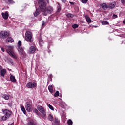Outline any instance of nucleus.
Returning a JSON list of instances; mask_svg holds the SVG:
<instances>
[{
  "label": "nucleus",
  "instance_id": "nucleus-49",
  "mask_svg": "<svg viewBox=\"0 0 125 125\" xmlns=\"http://www.w3.org/2000/svg\"><path fill=\"white\" fill-rule=\"evenodd\" d=\"M47 0V2H48V0Z\"/></svg>",
  "mask_w": 125,
  "mask_h": 125
},
{
  "label": "nucleus",
  "instance_id": "nucleus-13",
  "mask_svg": "<svg viewBox=\"0 0 125 125\" xmlns=\"http://www.w3.org/2000/svg\"><path fill=\"white\" fill-rule=\"evenodd\" d=\"M115 6H116V2H113L109 4L108 8L109 9H113Z\"/></svg>",
  "mask_w": 125,
  "mask_h": 125
},
{
  "label": "nucleus",
  "instance_id": "nucleus-32",
  "mask_svg": "<svg viewBox=\"0 0 125 125\" xmlns=\"http://www.w3.org/2000/svg\"><path fill=\"white\" fill-rule=\"evenodd\" d=\"M67 124L68 125H73V121L71 119H69L67 121Z\"/></svg>",
  "mask_w": 125,
  "mask_h": 125
},
{
  "label": "nucleus",
  "instance_id": "nucleus-33",
  "mask_svg": "<svg viewBox=\"0 0 125 125\" xmlns=\"http://www.w3.org/2000/svg\"><path fill=\"white\" fill-rule=\"evenodd\" d=\"M21 45H22V42L21 41L19 40L18 42V47H21Z\"/></svg>",
  "mask_w": 125,
  "mask_h": 125
},
{
  "label": "nucleus",
  "instance_id": "nucleus-35",
  "mask_svg": "<svg viewBox=\"0 0 125 125\" xmlns=\"http://www.w3.org/2000/svg\"><path fill=\"white\" fill-rule=\"evenodd\" d=\"M33 112L34 113H35V114H38V113H39V110H38V109H37V108H34L33 109Z\"/></svg>",
  "mask_w": 125,
  "mask_h": 125
},
{
  "label": "nucleus",
  "instance_id": "nucleus-31",
  "mask_svg": "<svg viewBox=\"0 0 125 125\" xmlns=\"http://www.w3.org/2000/svg\"><path fill=\"white\" fill-rule=\"evenodd\" d=\"M47 106H48V107H49V109L52 110V111H54V108H53V106H52V105H51L49 104H47Z\"/></svg>",
  "mask_w": 125,
  "mask_h": 125
},
{
  "label": "nucleus",
  "instance_id": "nucleus-7",
  "mask_svg": "<svg viewBox=\"0 0 125 125\" xmlns=\"http://www.w3.org/2000/svg\"><path fill=\"white\" fill-rule=\"evenodd\" d=\"M25 109L27 112H32V110H33V103L32 102H26Z\"/></svg>",
  "mask_w": 125,
  "mask_h": 125
},
{
  "label": "nucleus",
  "instance_id": "nucleus-38",
  "mask_svg": "<svg viewBox=\"0 0 125 125\" xmlns=\"http://www.w3.org/2000/svg\"><path fill=\"white\" fill-rule=\"evenodd\" d=\"M13 104H12V103H8L7 104V105H8V106H9V107H12Z\"/></svg>",
  "mask_w": 125,
  "mask_h": 125
},
{
  "label": "nucleus",
  "instance_id": "nucleus-1",
  "mask_svg": "<svg viewBox=\"0 0 125 125\" xmlns=\"http://www.w3.org/2000/svg\"><path fill=\"white\" fill-rule=\"evenodd\" d=\"M3 113L4 114V116L2 117V120L3 121H6L7 119L10 118V116L11 115L13 114L12 111L8 110V109H4L3 111Z\"/></svg>",
  "mask_w": 125,
  "mask_h": 125
},
{
  "label": "nucleus",
  "instance_id": "nucleus-48",
  "mask_svg": "<svg viewBox=\"0 0 125 125\" xmlns=\"http://www.w3.org/2000/svg\"><path fill=\"white\" fill-rule=\"evenodd\" d=\"M48 52H50V50H49L48 51Z\"/></svg>",
  "mask_w": 125,
  "mask_h": 125
},
{
  "label": "nucleus",
  "instance_id": "nucleus-44",
  "mask_svg": "<svg viewBox=\"0 0 125 125\" xmlns=\"http://www.w3.org/2000/svg\"><path fill=\"white\" fill-rule=\"evenodd\" d=\"M1 50H2V51H3V52H4V48L2 47Z\"/></svg>",
  "mask_w": 125,
  "mask_h": 125
},
{
  "label": "nucleus",
  "instance_id": "nucleus-18",
  "mask_svg": "<svg viewBox=\"0 0 125 125\" xmlns=\"http://www.w3.org/2000/svg\"><path fill=\"white\" fill-rule=\"evenodd\" d=\"M85 17L86 19V22H87L88 24H90V23H91V19H90L89 16H88V15H86L85 16Z\"/></svg>",
  "mask_w": 125,
  "mask_h": 125
},
{
  "label": "nucleus",
  "instance_id": "nucleus-14",
  "mask_svg": "<svg viewBox=\"0 0 125 125\" xmlns=\"http://www.w3.org/2000/svg\"><path fill=\"white\" fill-rule=\"evenodd\" d=\"M14 40L12 39L11 37H8L6 39V43H9V42H11V43H12V42H14Z\"/></svg>",
  "mask_w": 125,
  "mask_h": 125
},
{
  "label": "nucleus",
  "instance_id": "nucleus-3",
  "mask_svg": "<svg viewBox=\"0 0 125 125\" xmlns=\"http://www.w3.org/2000/svg\"><path fill=\"white\" fill-rule=\"evenodd\" d=\"M9 48L6 50V51L11 57H12L14 59H17V56L13 52V47L9 46Z\"/></svg>",
  "mask_w": 125,
  "mask_h": 125
},
{
  "label": "nucleus",
  "instance_id": "nucleus-21",
  "mask_svg": "<svg viewBox=\"0 0 125 125\" xmlns=\"http://www.w3.org/2000/svg\"><path fill=\"white\" fill-rule=\"evenodd\" d=\"M37 124L36 123V122H35V121L31 120L29 122H28L26 125H36Z\"/></svg>",
  "mask_w": 125,
  "mask_h": 125
},
{
  "label": "nucleus",
  "instance_id": "nucleus-16",
  "mask_svg": "<svg viewBox=\"0 0 125 125\" xmlns=\"http://www.w3.org/2000/svg\"><path fill=\"white\" fill-rule=\"evenodd\" d=\"M101 6L102 7V8H103V9H104V10H106V9H108V6H107V4L106 3H103L101 5Z\"/></svg>",
  "mask_w": 125,
  "mask_h": 125
},
{
  "label": "nucleus",
  "instance_id": "nucleus-47",
  "mask_svg": "<svg viewBox=\"0 0 125 125\" xmlns=\"http://www.w3.org/2000/svg\"><path fill=\"white\" fill-rule=\"evenodd\" d=\"M123 24H125V20L123 21Z\"/></svg>",
  "mask_w": 125,
  "mask_h": 125
},
{
  "label": "nucleus",
  "instance_id": "nucleus-45",
  "mask_svg": "<svg viewBox=\"0 0 125 125\" xmlns=\"http://www.w3.org/2000/svg\"><path fill=\"white\" fill-rule=\"evenodd\" d=\"M45 25V23L44 22H43L42 24V26H44Z\"/></svg>",
  "mask_w": 125,
  "mask_h": 125
},
{
  "label": "nucleus",
  "instance_id": "nucleus-12",
  "mask_svg": "<svg viewBox=\"0 0 125 125\" xmlns=\"http://www.w3.org/2000/svg\"><path fill=\"white\" fill-rule=\"evenodd\" d=\"M52 125H60V121L58 118H55L54 122L52 123Z\"/></svg>",
  "mask_w": 125,
  "mask_h": 125
},
{
  "label": "nucleus",
  "instance_id": "nucleus-43",
  "mask_svg": "<svg viewBox=\"0 0 125 125\" xmlns=\"http://www.w3.org/2000/svg\"><path fill=\"white\" fill-rule=\"evenodd\" d=\"M62 2H63V3H65V2H66V0H61Z\"/></svg>",
  "mask_w": 125,
  "mask_h": 125
},
{
  "label": "nucleus",
  "instance_id": "nucleus-24",
  "mask_svg": "<svg viewBox=\"0 0 125 125\" xmlns=\"http://www.w3.org/2000/svg\"><path fill=\"white\" fill-rule=\"evenodd\" d=\"M2 97L5 100H8V99H9V96L5 94H2Z\"/></svg>",
  "mask_w": 125,
  "mask_h": 125
},
{
  "label": "nucleus",
  "instance_id": "nucleus-15",
  "mask_svg": "<svg viewBox=\"0 0 125 125\" xmlns=\"http://www.w3.org/2000/svg\"><path fill=\"white\" fill-rule=\"evenodd\" d=\"M6 69H3L1 70L0 71V76L1 77H4L5 76V74H6Z\"/></svg>",
  "mask_w": 125,
  "mask_h": 125
},
{
  "label": "nucleus",
  "instance_id": "nucleus-11",
  "mask_svg": "<svg viewBox=\"0 0 125 125\" xmlns=\"http://www.w3.org/2000/svg\"><path fill=\"white\" fill-rule=\"evenodd\" d=\"M38 41H39V45L40 46H43V40H42V36H40L39 39H38Z\"/></svg>",
  "mask_w": 125,
  "mask_h": 125
},
{
  "label": "nucleus",
  "instance_id": "nucleus-26",
  "mask_svg": "<svg viewBox=\"0 0 125 125\" xmlns=\"http://www.w3.org/2000/svg\"><path fill=\"white\" fill-rule=\"evenodd\" d=\"M30 49V52H31V53H34V52L36 51V48L34 46H31Z\"/></svg>",
  "mask_w": 125,
  "mask_h": 125
},
{
  "label": "nucleus",
  "instance_id": "nucleus-37",
  "mask_svg": "<svg viewBox=\"0 0 125 125\" xmlns=\"http://www.w3.org/2000/svg\"><path fill=\"white\" fill-rule=\"evenodd\" d=\"M59 4V7L58 8V12H60V11H61V6H60V4H59V3H58Z\"/></svg>",
  "mask_w": 125,
  "mask_h": 125
},
{
  "label": "nucleus",
  "instance_id": "nucleus-39",
  "mask_svg": "<svg viewBox=\"0 0 125 125\" xmlns=\"http://www.w3.org/2000/svg\"><path fill=\"white\" fill-rule=\"evenodd\" d=\"M112 17L114 19H115V18H117L118 15H115V14H113V16H112Z\"/></svg>",
  "mask_w": 125,
  "mask_h": 125
},
{
  "label": "nucleus",
  "instance_id": "nucleus-27",
  "mask_svg": "<svg viewBox=\"0 0 125 125\" xmlns=\"http://www.w3.org/2000/svg\"><path fill=\"white\" fill-rule=\"evenodd\" d=\"M48 121H50V122H52V121H53V116L51 114H49L48 116Z\"/></svg>",
  "mask_w": 125,
  "mask_h": 125
},
{
  "label": "nucleus",
  "instance_id": "nucleus-6",
  "mask_svg": "<svg viewBox=\"0 0 125 125\" xmlns=\"http://www.w3.org/2000/svg\"><path fill=\"white\" fill-rule=\"evenodd\" d=\"M52 11H53V7L49 6L48 7H46L44 10L42 12H44L43 13V15H44V16H46L47 14H51Z\"/></svg>",
  "mask_w": 125,
  "mask_h": 125
},
{
  "label": "nucleus",
  "instance_id": "nucleus-30",
  "mask_svg": "<svg viewBox=\"0 0 125 125\" xmlns=\"http://www.w3.org/2000/svg\"><path fill=\"white\" fill-rule=\"evenodd\" d=\"M54 96L55 97H58V96H59V91H57L56 93L54 94Z\"/></svg>",
  "mask_w": 125,
  "mask_h": 125
},
{
  "label": "nucleus",
  "instance_id": "nucleus-29",
  "mask_svg": "<svg viewBox=\"0 0 125 125\" xmlns=\"http://www.w3.org/2000/svg\"><path fill=\"white\" fill-rule=\"evenodd\" d=\"M66 16L67 17H68V18L71 17V18H73V17H74V15L71 14L70 13H68L66 14Z\"/></svg>",
  "mask_w": 125,
  "mask_h": 125
},
{
  "label": "nucleus",
  "instance_id": "nucleus-28",
  "mask_svg": "<svg viewBox=\"0 0 125 125\" xmlns=\"http://www.w3.org/2000/svg\"><path fill=\"white\" fill-rule=\"evenodd\" d=\"M102 25H109V22H108V21H103L102 22Z\"/></svg>",
  "mask_w": 125,
  "mask_h": 125
},
{
  "label": "nucleus",
  "instance_id": "nucleus-19",
  "mask_svg": "<svg viewBox=\"0 0 125 125\" xmlns=\"http://www.w3.org/2000/svg\"><path fill=\"white\" fill-rule=\"evenodd\" d=\"M5 1L7 4H14L15 3V2L12 0H5Z\"/></svg>",
  "mask_w": 125,
  "mask_h": 125
},
{
  "label": "nucleus",
  "instance_id": "nucleus-40",
  "mask_svg": "<svg viewBox=\"0 0 125 125\" xmlns=\"http://www.w3.org/2000/svg\"><path fill=\"white\" fill-rule=\"evenodd\" d=\"M121 3H122L123 5H125V0H121Z\"/></svg>",
  "mask_w": 125,
  "mask_h": 125
},
{
  "label": "nucleus",
  "instance_id": "nucleus-46",
  "mask_svg": "<svg viewBox=\"0 0 125 125\" xmlns=\"http://www.w3.org/2000/svg\"><path fill=\"white\" fill-rule=\"evenodd\" d=\"M1 69H2V67L1 65H0V70H1Z\"/></svg>",
  "mask_w": 125,
  "mask_h": 125
},
{
  "label": "nucleus",
  "instance_id": "nucleus-23",
  "mask_svg": "<svg viewBox=\"0 0 125 125\" xmlns=\"http://www.w3.org/2000/svg\"><path fill=\"white\" fill-rule=\"evenodd\" d=\"M48 88L50 93H53V86L50 85L48 86Z\"/></svg>",
  "mask_w": 125,
  "mask_h": 125
},
{
  "label": "nucleus",
  "instance_id": "nucleus-34",
  "mask_svg": "<svg viewBox=\"0 0 125 125\" xmlns=\"http://www.w3.org/2000/svg\"><path fill=\"white\" fill-rule=\"evenodd\" d=\"M72 28H73V29H76L77 28H78L79 27V25L78 24H73L72 26Z\"/></svg>",
  "mask_w": 125,
  "mask_h": 125
},
{
  "label": "nucleus",
  "instance_id": "nucleus-5",
  "mask_svg": "<svg viewBox=\"0 0 125 125\" xmlns=\"http://www.w3.org/2000/svg\"><path fill=\"white\" fill-rule=\"evenodd\" d=\"M37 108L38 110L40 111V113H42V118L43 119H46V112H45V109L43 108L42 106L41 105H38L37 106Z\"/></svg>",
  "mask_w": 125,
  "mask_h": 125
},
{
  "label": "nucleus",
  "instance_id": "nucleus-4",
  "mask_svg": "<svg viewBox=\"0 0 125 125\" xmlns=\"http://www.w3.org/2000/svg\"><path fill=\"white\" fill-rule=\"evenodd\" d=\"M25 40L27 42H33V33L31 31H26L25 33Z\"/></svg>",
  "mask_w": 125,
  "mask_h": 125
},
{
  "label": "nucleus",
  "instance_id": "nucleus-42",
  "mask_svg": "<svg viewBox=\"0 0 125 125\" xmlns=\"http://www.w3.org/2000/svg\"><path fill=\"white\" fill-rule=\"evenodd\" d=\"M69 3L71 4V5H74L75 4V2L69 1Z\"/></svg>",
  "mask_w": 125,
  "mask_h": 125
},
{
  "label": "nucleus",
  "instance_id": "nucleus-8",
  "mask_svg": "<svg viewBox=\"0 0 125 125\" xmlns=\"http://www.w3.org/2000/svg\"><path fill=\"white\" fill-rule=\"evenodd\" d=\"M0 37L1 39H6V38L9 37V33L6 31H2L0 33Z\"/></svg>",
  "mask_w": 125,
  "mask_h": 125
},
{
  "label": "nucleus",
  "instance_id": "nucleus-22",
  "mask_svg": "<svg viewBox=\"0 0 125 125\" xmlns=\"http://www.w3.org/2000/svg\"><path fill=\"white\" fill-rule=\"evenodd\" d=\"M40 12H41V10H40L39 9H36L35 12L34 13V16L37 17L38 15H39Z\"/></svg>",
  "mask_w": 125,
  "mask_h": 125
},
{
  "label": "nucleus",
  "instance_id": "nucleus-36",
  "mask_svg": "<svg viewBox=\"0 0 125 125\" xmlns=\"http://www.w3.org/2000/svg\"><path fill=\"white\" fill-rule=\"evenodd\" d=\"M87 1H88V0H81V2H82V3H86L87 2Z\"/></svg>",
  "mask_w": 125,
  "mask_h": 125
},
{
  "label": "nucleus",
  "instance_id": "nucleus-9",
  "mask_svg": "<svg viewBox=\"0 0 125 125\" xmlns=\"http://www.w3.org/2000/svg\"><path fill=\"white\" fill-rule=\"evenodd\" d=\"M27 88H35L37 87V83L34 82H30L27 84Z\"/></svg>",
  "mask_w": 125,
  "mask_h": 125
},
{
  "label": "nucleus",
  "instance_id": "nucleus-25",
  "mask_svg": "<svg viewBox=\"0 0 125 125\" xmlns=\"http://www.w3.org/2000/svg\"><path fill=\"white\" fill-rule=\"evenodd\" d=\"M21 109L22 112H23V113L24 114V115H26L27 114V113L26 112V109H25V107H24V106L21 105Z\"/></svg>",
  "mask_w": 125,
  "mask_h": 125
},
{
  "label": "nucleus",
  "instance_id": "nucleus-41",
  "mask_svg": "<svg viewBox=\"0 0 125 125\" xmlns=\"http://www.w3.org/2000/svg\"><path fill=\"white\" fill-rule=\"evenodd\" d=\"M49 79H50L51 82L52 81V75H51V74L50 75Z\"/></svg>",
  "mask_w": 125,
  "mask_h": 125
},
{
  "label": "nucleus",
  "instance_id": "nucleus-10",
  "mask_svg": "<svg viewBox=\"0 0 125 125\" xmlns=\"http://www.w3.org/2000/svg\"><path fill=\"white\" fill-rule=\"evenodd\" d=\"M1 15L3 19H4L5 20L8 19L9 15L8 14V13L7 12H6L5 13H3V12L1 13Z\"/></svg>",
  "mask_w": 125,
  "mask_h": 125
},
{
  "label": "nucleus",
  "instance_id": "nucleus-20",
  "mask_svg": "<svg viewBox=\"0 0 125 125\" xmlns=\"http://www.w3.org/2000/svg\"><path fill=\"white\" fill-rule=\"evenodd\" d=\"M10 80L11 82H12V83H15L16 82V79H15V76L11 75L10 77Z\"/></svg>",
  "mask_w": 125,
  "mask_h": 125
},
{
  "label": "nucleus",
  "instance_id": "nucleus-2",
  "mask_svg": "<svg viewBox=\"0 0 125 125\" xmlns=\"http://www.w3.org/2000/svg\"><path fill=\"white\" fill-rule=\"evenodd\" d=\"M46 2L44 0H40L38 1L39 7L41 11H44V9L46 8Z\"/></svg>",
  "mask_w": 125,
  "mask_h": 125
},
{
  "label": "nucleus",
  "instance_id": "nucleus-17",
  "mask_svg": "<svg viewBox=\"0 0 125 125\" xmlns=\"http://www.w3.org/2000/svg\"><path fill=\"white\" fill-rule=\"evenodd\" d=\"M18 50L21 55L23 54L24 53V50L23 49V48L22 47H18Z\"/></svg>",
  "mask_w": 125,
  "mask_h": 125
}]
</instances>
